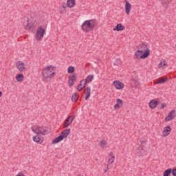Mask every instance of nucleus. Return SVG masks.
<instances>
[{
  "label": "nucleus",
  "instance_id": "nucleus-1",
  "mask_svg": "<svg viewBox=\"0 0 176 176\" xmlns=\"http://www.w3.org/2000/svg\"><path fill=\"white\" fill-rule=\"evenodd\" d=\"M96 20L91 19L85 21L82 26L81 28L84 32H90L91 30L96 27Z\"/></svg>",
  "mask_w": 176,
  "mask_h": 176
},
{
  "label": "nucleus",
  "instance_id": "nucleus-2",
  "mask_svg": "<svg viewBox=\"0 0 176 176\" xmlns=\"http://www.w3.org/2000/svg\"><path fill=\"white\" fill-rule=\"evenodd\" d=\"M32 131L34 134L40 135H46V134H49V131L45 126H32Z\"/></svg>",
  "mask_w": 176,
  "mask_h": 176
},
{
  "label": "nucleus",
  "instance_id": "nucleus-3",
  "mask_svg": "<svg viewBox=\"0 0 176 176\" xmlns=\"http://www.w3.org/2000/svg\"><path fill=\"white\" fill-rule=\"evenodd\" d=\"M54 67L53 66H48L43 69V76L46 79H52V76H54Z\"/></svg>",
  "mask_w": 176,
  "mask_h": 176
},
{
  "label": "nucleus",
  "instance_id": "nucleus-4",
  "mask_svg": "<svg viewBox=\"0 0 176 176\" xmlns=\"http://www.w3.org/2000/svg\"><path fill=\"white\" fill-rule=\"evenodd\" d=\"M138 49H140V50H142V52L144 53L142 55V58H146L149 56V53H151V50L148 47V45L145 43L140 44Z\"/></svg>",
  "mask_w": 176,
  "mask_h": 176
},
{
  "label": "nucleus",
  "instance_id": "nucleus-5",
  "mask_svg": "<svg viewBox=\"0 0 176 176\" xmlns=\"http://www.w3.org/2000/svg\"><path fill=\"white\" fill-rule=\"evenodd\" d=\"M45 32H46V30H45L42 27L38 28L36 33V41H42L45 35Z\"/></svg>",
  "mask_w": 176,
  "mask_h": 176
},
{
  "label": "nucleus",
  "instance_id": "nucleus-6",
  "mask_svg": "<svg viewBox=\"0 0 176 176\" xmlns=\"http://www.w3.org/2000/svg\"><path fill=\"white\" fill-rule=\"evenodd\" d=\"M25 30H33L35 28V22L31 19H28L26 22L23 23Z\"/></svg>",
  "mask_w": 176,
  "mask_h": 176
},
{
  "label": "nucleus",
  "instance_id": "nucleus-7",
  "mask_svg": "<svg viewBox=\"0 0 176 176\" xmlns=\"http://www.w3.org/2000/svg\"><path fill=\"white\" fill-rule=\"evenodd\" d=\"M93 79H94V75H89L86 79L82 80L81 83H83V87H86L87 83H91Z\"/></svg>",
  "mask_w": 176,
  "mask_h": 176
},
{
  "label": "nucleus",
  "instance_id": "nucleus-8",
  "mask_svg": "<svg viewBox=\"0 0 176 176\" xmlns=\"http://www.w3.org/2000/svg\"><path fill=\"white\" fill-rule=\"evenodd\" d=\"M113 86L117 89V90H120V89H123V87H124V84L119 80H115L113 82Z\"/></svg>",
  "mask_w": 176,
  "mask_h": 176
},
{
  "label": "nucleus",
  "instance_id": "nucleus-9",
  "mask_svg": "<svg viewBox=\"0 0 176 176\" xmlns=\"http://www.w3.org/2000/svg\"><path fill=\"white\" fill-rule=\"evenodd\" d=\"M175 118V110H171L170 113L168 114V117L165 118L166 122H170V120H173Z\"/></svg>",
  "mask_w": 176,
  "mask_h": 176
},
{
  "label": "nucleus",
  "instance_id": "nucleus-10",
  "mask_svg": "<svg viewBox=\"0 0 176 176\" xmlns=\"http://www.w3.org/2000/svg\"><path fill=\"white\" fill-rule=\"evenodd\" d=\"M69 86L71 87L72 86H74V83H75V82H76V75L75 74H74L73 75L70 76L69 77Z\"/></svg>",
  "mask_w": 176,
  "mask_h": 176
},
{
  "label": "nucleus",
  "instance_id": "nucleus-11",
  "mask_svg": "<svg viewBox=\"0 0 176 176\" xmlns=\"http://www.w3.org/2000/svg\"><path fill=\"white\" fill-rule=\"evenodd\" d=\"M69 133H71V129H65L63 131H62L60 134V135L63 138V139L67 138L68 135H69Z\"/></svg>",
  "mask_w": 176,
  "mask_h": 176
},
{
  "label": "nucleus",
  "instance_id": "nucleus-12",
  "mask_svg": "<svg viewBox=\"0 0 176 176\" xmlns=\"http://www.w3.org/2000/svg\"><path fill=\"white\" fill-rule=\"evenodd\" d=\"M16 68L20 71V72H24L25 67H24V63L21 61L16 63Z\"/></svg>",
  "mask_w": 176,
  "mask_h": 176
},
{
  "label": "nucleus",
  "instance_id": "nucleus-13",
  "mask_svg": "<svg viewBox=\"0 0 176 176\" xmlns=\"http://www.w3.org/2000/svg\"><path fill=\"white\" fill-rule=\"evenodd\" d=\"M131 10V4L129 2V1H125V12L126 14H130V11Z\"/></svg>",
  "mask_w": 176,
  "mask_h": 176
},
{
  "label": "nucleus",
  "instance_id": "nucleus-14",
  "mask_svg": "<svg viewBox=\"0 0 176 176\" xmlns=\"http://www.w3.org/2000/svg\"><path fill=\"white\" fill-rule=\"evenodd\" d=\"M171 131V127L170 126H167L164 128V130L162 133L164 137H167V135H170V133Z\"/></svg>",
  "mask_w": 176,
  "mask_h": 176
},
{
  "label": "nucleus",
  "instance_id": "nucleus-15",
  "mask_svg": "<svg viewBox=\"0 0 176 176\" xmlns=\"http://www.w3.org/2000/svg\"><path fill=\"white\" fill-rule=\"evenodd\" d=\"M168 67V65H167V63H166V60L163 59L160 61L159 64V68H161V69H164Z\"/></svg>",
  "mask_w": 176,
  "mask_h": 176
},
{
  "label": "nucleus",
  "instance_id": "nucleus-16",
  "mask_svg": "<svg viewBox=\"0 0 176 176\" xmlns=\"http://www.w3.org/2000/svg\"><path fill=\"white\" fill-rule=\"evenodd\" d=\"M115 162V154L110 151L109 153V164H112Z\"/></svg>",
  "mask_w": 176,
  "mask_h": 176
},
{
  "label": "nucleus",
  "instance_id": "nucleus-17",
  "mask_svg": "<svg viewBox=\"0 0 176 176\" xmlns=\"http://www.w3.org/2000/svg\"><path fill=\"white\" fill-rule=\"evenodd\" d=\"M157 104H158V102L156 101V100H152L149 102V107L151 109H155V108H156V107H157Z\"/></svg>",
  "mask_w": 176,
  "mask_h": 176
},
{
  "label": "nucleus",
  "instance_id": "nucleus-18",
  "mask_svg": "<svg viewBox=\"0 0 176 176\" xmlns=\"http://www.w3.org/2000/svg\"><path fill=\"white\" fill-rule=\"evenodd\" d=\"M144 149L142 148H140V147H138L136 149H135V155L137 156H143L144 155V152H143Z\"/></svg>",
  "mask_w": 176,
  "mask_h": 176
},
{
  "label": "nucleus",
  "instance_id": "nucleus-19",
  "mask_svg": "<svg viewBox=\"0 0 176 176\" xmlns=\"http://www.w3.org/2000/svg\"><path fill=\"white\" fill-rule=\"evenodd\" d=\"M41 138L42 136L37 135L33 137V141H34V142H36L37 144H42V141H41Z\"/></svg>",
  "mask_w": 176,
  "mask_h": 176
},
{
  "label": "nucleus",
  "instance_id": "nucleus-20",
  "mask_svg": "<svg viewBox=\"0 0 176 176\" xmlns=\"http://www.w3.org/2000/svg\"><path fill=\"white\" fill-rule=\"evenodd\" d=\"M144 52H142V50H138L135 53V56L136 57V58H142V54Z\"/></svg>",
  "mask_w": 176,
  "mask_h": 176
},
{
  "label": "nucleus",
  "instance_id": "nucleus-21",
  "mask_svg": "<svg viewBox=\"0 0 176 176\" xmlns=\"http://www.w3.org/2000/svg\"><path fill=\"white\" fill-rule=\"evenodd\" d=\"M123 30H124V26L121 23L117 24L116 27L113 28V31H123Z\"/></svg>",
  "mask_w": 176,
  "mask_h": 176
},
{
  "label": "nucleus",
  "instance_id": "nucleus-22",
  "mask_svg": "<svg viewBox=\"0 0 176 176\" xmlns=\"http://www.w3.org/2000/svg\"><path fill=\"white\" fill-rule=\"evenodd\" d=\"M63 140H64L63 138V136H60V135L56 138L54 140H52V144H58V142H61V141H63Z\"/></svg>",
  "mask_w": 176,
  "mask_h": 176
},
{
  "label": "nucleus",
  "instance_id": "nucleus-23",
  "mask_svg": "<svg viewBox=\"0 0 176 176\" xmlns=\"http://www.w3.org/2000/svg\"><path fill=\"white\" fill-rule=\"evenodd\" d=\"M75 0H67V6L68 8H74L75 6Z\"/></svg>",
  "mask_w": 176,
  "mask_h": 176
},
{
  "label": "nucleus",
  "instance_id": "nucleus-24",
  "mask_svg": "<svg viewBox=\"0 0 176 176\" xmlns=\"http://www.w3.org/2000/svg\"><path fill=\"white\" fill-rule=\"evenodd\" d=\"M16 80L17 82H23V80H24V75L17 74L16 76Z\"/></svg>",
  "mask_w": 176,
  "mask_h": 176
},
{
  "label": "nucleus",
  "instance_id": "nucleus-25",
  "mask_svg": "<svg viewBox=\"0 0 176 176\" xmlns=\"http://www.w3.org/2000/svg\"><path fill=\"white\" fill-rule=\"evenodd\" d=\"M107 145H108V142H107V141L104 140H100L99 143V146H100V148H105Z\"/></svg>",
  "mask_w": 176,
  "mask_h": 176
},
{
  "label": "nucleus",
  "instance_id": "nucleus-26",
  "mask_svg": "<svg viewBox=\"0 0 176 176\" xmlns=\"http://www.w3.org/2000/svg\"><path fill=\"white\" fill-rule=\"evenodd\" d=\"M167 78H160L157 80V85H160L162 83H164L165 82H167Z\"/></svg>",
  "mask_w": 176,
  "mask_h": 176
},
{
  "label": "nucleus",
  "instance_id": "nucleus-27",
  "mask_svg": "<svg viewBox=\"0 0 176 176\" xmlns=\"http://www.w3.org/2000/svg\"><path fill=\"white\" fill-rule=\"evenodd\" d=\"M78 99H79V94L75 93L72 95V101H74V102H76V101H78Z\"/></svg>",
  "mask_w": 176,
  "mask_h": 176
},
{
  "label": "nucleus",
  "instance_id": "nucleus-28",
  "mask_svg": "<svg viewBox=\"0 0 176 176\" xmlns=\"http://www.w3.org/2000/svg\"><path fill=\"white\" fill-rule=\"evenodd\" d=\"M74 119H75V116H70L65 120V122H67V123L71 124L74 122Z\"/></svg>",
  "mask_w": 176,
  "mask_h": 176
},
{
  "label": "nucleus",
  "instance_id": "nucleus-29",
  "mask_svg": "<svg viewBox=\"0 0 176 176\" xmlns=\"http://www.w3.org/2000/svg\"><path fill=\"white\" fill-rule=\"evenodd\" d=\"M91 92V89L90 87H87V95L85 96V100H87L90 97V93Z\"/></svg>",
  "mask_w": 176,
  "mask_h": 176
},
{
  "label": "nucleus",
  "instance_id": "nucleus-30",
  "mask_svg": "<svg viewBox=\"0 0 176 176\" xmlns=\"http://www.w3.org/2000/svg\"><path fill=\"white\" fill-rule=\"evenodd\" d=\"M171 172H172L171 168H168L164 170L163 175L164 176H170V175L171 174Z\"/></svg>",
  "mask_w": 176,
  "mask_h": 176
},
{
  "label": "nucleus",
  "instance_id": "nucleus-31",
  "mask_svg": "<svg viewBox=\"0 0 176 176\" xmlns=\"http://www.w3.org/2000/svg\"><path fill=\"white\" fill-rule=\"evenodd\" d=\"M75 72V67L74 66H69L67 69L68 74H74Z\"/></svg>",
  "mask_w": 176,
  "mask_h": 176
},
{
  "label": "nucleus",
  "instance_id": "nucleus-32",
  "mask_svg": "<svg viewBox=\"0 0 176 176\" xmlns=\"http://www.w3.org/2000/svg\"><path fill=\"white\" fill-rule=\"evenodd\" d=\"M84 87H83V86L82 87V81H80V85L77 87V90L78 91H82V90H83Z\"/></svg>",
  "mask_w": 176,
  "mask_h": 176
},
{
  "label": "nucleus",
  "instance_id": "nucleus-33",
  "mask_svg": "<svg viewBox=\"0 0 176 176\" xmlns=\"http://www.w3.org/2000/svg\"><path fill=\"white\" fill-rule=\"evenodd\" d=\"M116 103L120 104L121 107L123 106V100L120 98L116 100Z\"/></svg>",
  "mask_w": 176,
  "mask_h": 176
},
{
  "label": "nucleus",
  "instance_id": "nucleus-34",
  "mask_svg": "<svg viewBox=\"0 0 176 176\" xmlns=\"http://www.w3.org/2000/svg\"><path fill=\"white\" fill-rule=\"evenodd\" d=\"M69 124H71V122H67V121H65L63 122V129H67V127L69 126Z\"/></svg>",
  "mask_w": 176,
  "mask_h": 176
},
{
  "label": "nucleus",
  "instance_id": "nucleus-35",
  "mask_svg": "<svg viewBox=\"0 0 176 176\" xmlns=\"http://www.w3.org/2000/svg\"><path fill=\"white\" fill-rule=\"evenodd\" d=\"M121 107H122L121 105H120V104H118V103H116V104L114 105L113 108H114V109H119V108H120Z\"/></svg>",
  "mask_w": 176,
  "mask_h": 176
},
{
  "label": "nucleus",
  "instance_id": "nucleus-36",
  "mask_svg": "<svg viewBox=\"0 0 176 176\" xmlns=\"http://www.w3.org/2000/svg\"><path fill=\"white\" fill-rule=\"evenodd\" d=\"M172 175H173V176H176V168H173V170H172Z\"/></svg>",
  "mask_w": 176,
  "mask_h": 176
},
{
  "label": "nucleus",
  "instance_id": "nucleus-37",
  "mask_svg": "<svg viewBox=\"0 0 176 176\" xmlns=\"http://www.w3.org/2000/svg\"><path fill=\"white\" fill-rule=\"evenodd\" d=\"M166 107V103H162L160 107V109H164Z\"/></svg>",
  "mask_w": 176,
  "mask_h": 176
},
{
  "label": "nucleus",
  "instance_id": "nucleus-38",
  "mask_svg": "<svg viewBox=\"0 0 176 176\" xmlns=\"http://www.w3.org/2000/svg\"><path fill=\"white\" fill-rule=\"evenodd\" d=\"M15 176H25V175H24V174H23V173H19Z\"/></svg>",
  "mask_w": 176,
  "mask_h": 176
},
{
  "label": "nucleus",
  "instance_id": "nucleus-39",
  "mask_svg": "<svg viewBox=\"0 0 176 176\" xmlns=\"http://www.w3.org/2000/svg\"><path fill=\"white\" fill-rule=\"evenodd\" d=\"M0 97H2V91H0Z\"/></svg>",
  "mask_w": 176,
  "mask_h": 176
},
{
  "label": "nucleus",
  "instance_id": "nucleus-40",
  "mask_svg": "<svg viewBox=\"0 0 176 176\" xmlns=\"http://www.w3.org/2000/svg\"><path fill=\"white\" fill-rule=\"evenodd\" d=\"M104 173H107L108 171V170L104 169Z\"/></svg>",
  "mask_w": 176,
  "mask_h": 176
},
{
  "label": "nucleus",
  "instance_id": "nucleus-41",
  "mask_svg": "<svg viewBox=\"0 0 176 176\" xmlns=\"http://www.w3.org/2000/svg\"><path fill=\"white\" fill-rule=\"evenodd\" d=\"M107 168H108V167H109V165H107Z\"/></svg>",
  "mask_w": 176,
  "mask_h": 176
},
{
  "label": "nucleus",
  "instance_id": "nucleus-42",
  "mask_svg": "<svg viewBox=\"0 0 176 176\" xmlns=\"http://www.w3.org/2000/svg\"><path fill=\"white\" fill-rule=\"evenodd\" d=\"M81 87H83V83H82V86Z\"/></svg>",
  "mask_w": 176,
  "mask_h": 176
}]
</instances>
